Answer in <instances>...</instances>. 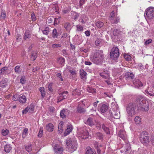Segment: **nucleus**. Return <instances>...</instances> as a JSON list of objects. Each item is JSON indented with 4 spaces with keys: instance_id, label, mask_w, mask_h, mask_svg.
I'll use <instances>...</instances> for the list:
<instances>
[{
    "instance_id": "obj_32",
    "label": "nucleus",
    "mask_w": 154,
    "mask_h": 154,
    "mask_svg": "<svg viewBox=\"0 0 154 154\" xmlns=\"http://www.w3.org/2000/svg\"><path fill=\"white\" fill-rule=\"evenodd\" d=\"M64 122H61L59 124L58 131L60 133H62L63 130V126L64 125Z\"/></svg>"
},
{
    "instance_id": "obj_36",
    "label": "nucleus",
    "mask_w": 154,
    "mask_h": 154,
    "mask_svg": "<svg viewBox=\"0 0 154 154\" xmlns=\"http://www.w3.org/2000/svg\"><path fill=\"white\" fill-rule=\"evenodd\" d=\"M25 148L26 150L29 152L32 150V146L31 144H28L26 146Z\"/></svg>"
},
{
    "instance_id": "obj_19",
    "label": "nucleus",
    "mask_w": 154,
    "mask_h": 154,
    "mask_svg": "<svg viewBox=\"0 0 154 154\" xmlns=\"http://www.w3.org/2000/svg\"><path fill=\"white\" fill-rule=\"evenodd\" d=\"M81 78L83 80L86 79V72L83 69H80L79 71Z\"/></svg>"
},
{
    "instance_id": "obj_22",
    "label": "nucleus",
    "mask_w": 154,
    "mask_h": 154,
    "mask_svg": "<svg viewBox=\"0 0 154 154\" xmlns=\"http://www.w3.org/2000/svg\"><path fill=\"white\" fill-rule=\"evenodd\" d=\"M11 149L12 147L9 144H7L5 146L4 149L5 151L7 153L9 152Z\"/></svg>"
},
{
    "instance_id": "obj_9",
    "label": "nucleus",
    "mask_w": 154,
    "mask_h": 154,
    "mask_svg": "<svg viewBox=\"0 0 154 154\" xmlns=\"http://www.w3.org/2000/svg\"><path fill=\"white\" fill-rule=\"evenodd\" d=\"M109 114L110 116H113L116 119H119L120 117L119 112L117 110H113L112 111H109Z\"/></svg>"
},
{
    "instance_id": "obj_2",
    "label": "nucleus",
    "mask_w": 154,
    "mask_h": 154,
    "mask_svg": "<svg viewBox=\"0 0 154 154\" xmlns=\"http://www.w3.org/2000/svg\"><path fill=\"white\" fill-rule=\"evenodd\" d=\"M66 143L68 147V151L72 153L77 149L78 143L75 138H68L66 140Z\"/></svg>"
},
{
    "instance_id": "obj_63",
    "label": "nucleus",
    "mask_w": 154,
    "mask_h": 154,
    "mask_svg": "<svg viewBox=\"0 0 154 154\" xmlns=\"http://www.w3.org/2000/svg\"><path fill=\"white\" fill-rule=\"evenodd\" d=\"M134 77V75L132 73H129L128 75V78L131 79H133Z\"/></svg>"
},
{
    "instance_id": "obj_8",
    "label": "nucleus",
    "mask_w": 154,
    "mask_h": 154,
    "mask_svg": "<svg viewBox=\"0 0 154 154\" xmlns=\"http://www.w3.org/2000/svg\"><path fill=\"white\" fill-rule=\"evenodd\" d=\"M98 55H97V64L101 63L104 59V56L103 54V51L102 50L98 51Z\"/></svg>"
},
{
    "instance_id": "obj_3",
    "label": "nucleus",
    "mask_w": 154,
    "mask_h": 154,
    "mask_svg": "<svg viewBox=\"0 0 154 154\" xmlns=\"http://www.w3.org/2000/svg\"><path fill=\"white\" fill-rule=\"evenodd\" d=\"M137 103H129L127 107V111L128 114L130 116H132L136 113L137 110L138 109Z\"/></svg>"
},
{
    "instance_id": "obj_17",
    "label": "nucleus",
    "mask_w": 154,
    "mask_h": 154,
    "mask_svg": "<svg viewBox=\"0 0 154 154\" xmlns=\"http://www.w3.org/2000/svg\"><path fill=\"white\" fill-rule=\"evenodd\" d=\"M119 137L125 140L126 138V134L125 131L122 130H121L119 133Z\"/></svg>"
},
{
    "instance_id": "obj_49",
    "label": "nucleus",
    "mask_w": 154,
    "mask_h": 154,
    "mask_svg": "<svg viewBox=\"0 0 154 154\" xmlns=\"http://www.w3.org/2000/svg\"><path fill=\"white\" fill-rule=\"evenodd\" d=\"M29 109V112H31L34 110V106L33 104H31L29 106H28Z\"/></svg>"
},
{
    "instance_id": "obj_28",
    "label": "nucleus",
    "mask_w": 154,
    "mask_h": 154,
    "mask_svg": "<svg viewBox=\"0 0 154 154\" xmlns=\"http://www.w3.org/2000/svg\"><path fill=\"white\" fill-rule=\"evenodd\" d=\"M7 86L6 79H4L0 82V86L3 88H5Z\"/></svg>"
},
{
    "instance_id": "obj_12",
    "label": "nucleus",
    "mask_w": 154,
    "mask_h": 154,
    "mask_svg": "<svg viewBox=\"0 0 154 154\" xmlns=\"http://www.w3.org/2000/svg\"><path fill=\"white\" fill-rule=\"evenodd\" d=\"M98 110L101 113H104L107 111L108 109V106L105 104H103L102 105H100V106H99Z\"/></svg>"
},
{
    "instance_id": "obj_64",
    "label": "nucleus",
    "mask_w": 154,
    "mask_h": 154,
    "mask_svg": "<svg viewBox=\"0 0 154 154\" xmlns=\"http://www.w3.org/2000/svg\"><path fill=\"white\" fill-rule=\"evenodd\" d=\"M28 111L29 112V109L28 107H27L24 109L22 111L23 114H26Z\"/></svg>"
},
{
    "instance_id": "obj_14",
    "label": "nucleus",
    "mask_w": 154,
    "mask_h": 154,
    "mask_svg": "<svg viewBox=\"0 0 154 154\" xmlns=\"http://www.w3.org/2000/svg\"><path fill=\"white\" fill-rule=\"evenodd\" d=\"M131 148L130 144L129 143H127L121 150V152L122 153L126 152H127L130 150Z\"/></svg>"
},
{
    "instance_id": "obj_5",
    "label": "nucleus",
    "mask_w": 154,
    "mask_h": 154,
    "mask_svg": "<svg viewBox=\"0 0 154 154\" xmlns=\"http://www.w3.org/2000/svg\"><path fill=\"white\" fill-rule=\"evenodd\" d=\"M78 136L82 139H86L88 136V132L85 128H80L78 130Z\"/></svg>"
},
{
    "instance_id": "obj_45",
    "label": "nucleus",
    "mask_w": 154,
    "mask_h": 154,
    "mask_svg": "<svg viewBox=\"0 0 154 154\" xmlns=\"http://www.w3.org/2000/svg\"><path fill=\"white\" fill-rule=\"evenodd\" d=\"M8 69V67H4L0 69V74H3L5 73V71Z\"/></svg>"
},
{
    "instance_id": "obj_60",
    "label": "nucleus",
    "mask_w": 154,
    "mask_h": 154,
    "mask_svg": "<svg viewBox=\"0 0 154 154\" xmlns=\"http://www.w3.org/2000/svg\"><path fill=\"white\" fill-rule=\"evenodd\" d=\"M103 23L100 21L97 22V27L100 28L103 26Z\"/></svg>"
},
{
    "instance_id": "obj_62",
    "label": "nucleus",
    "mask_w": 154,
    "mask_h": 154,
    "mask_svg": "<svg viewBox=\"0 0 154 154\" xmlns=\"http://www.w3.org/2000/svg\"><path fill=\"white\" fill-rule=\"evenodd\" d=\"M26 80L25 76H22L20 79V83L22 84H24L25 83Z\"/></svg>"
},
{
    "instance_id": "obj_37",
    "label": "nucleus",
    "mask_w": 154,
    "mask_h": 154,
    "mask_svg": "<svg viewBox=\"0 0 154 154\" xmlns=\"http://www.w3.org/2000/svg\"><path fill=\"white\" fill-rule=\"evenodd\" d=\"M52 36L54 38H57L58 35L57 32V30L56 29H54L53 31Z\"/></svg>"
},
{
    "instance_id": "obj_54",
    "label": "nucleus",
    "mask_w": 154,
    "mask_h": 154,
    "mask_svg": "<svg viewBox=\"0 0 154 154\" xmlns=\"http://www.w3.org/2000/svg\"><path fill=\"white\" fill-rule=\"evenodd\" d=\"M77 30L79 31H82L83 30V27L80 25L76 26Z\"/></svg>"
},
{
    "instance_id": "obj_40",
    "label": "nucleus",
    "mask_w": 154,
    "mask_h": 154,
    "mask_svg": "<svg viewBox=\"0 0 154 154\" xmlns=\"http://www.w3.org/2000/svg\"><path fill=\"white\" fill-rule=\"evenodd\" d=\"M6 17V12L4 10H2L1 15V18L2 19H4Z\"/></svg>"
},
{
    "instance_id": "obj_29",
    "label": "nucleus",
    "mask_w": 154,
    "mask_h": 154,
    "mask_svg": "<svg viewBox=\"0 0 154 154\" xmlns=\"http://www.w3.org/2000/svg\"><path fill=\"white\" fill-rule=\"evenodd\" d=\"M39 91L41 93L42 99H43L45 95V92L44 88L43 87H40L39 88Z\"/></svg>"
},
{
    "instance_id": "obj_15",
    "label": "nucleus",
    "mask_w": 154,
    "mask_h": 154,
    "mask_svg": "<svg viewBox=\"0 0 154 154\" xmlns=\"http://www.w3.org/2000/svg\"><path fill=\"white\" fill-rule=\"evenodd\" d=\"M72 129V126L70 125L67 126V129L66 130L64 133V135L66 136L68 135L71 132Z\"/></svg>"
},
{
    "instance_id": "obj_48",
    "label": "nucleus",
    "mask_w": 154,
    "mask_h": 154,
    "mask_svg": "<svg viewBox=\"0 0 154 154\" xmlns=\"http://www.w3.org/2000/svg\"><path fill=\"white\" fill-rule=\"evenodd\" d=\"M9 132V131L7 129H3L2 130V135L4 136H5L7 135Z\"/></svg>"
},
{
    "instance_id": "obj_58",
    "label": "nucleus",
    "mask_w": 154,
    "mask_h": 154,
    "mask_svg": "<svg viewBox=\"0 0 154 154\" xmlns=\"http://www.w3.org/2000/svg\"><path fill=\"white\" fill-rule=\"evenodd\" d=\"M36 58V53H33L32 54L31 59L32 60H34Z\"/></svg>"
},
{
    "instance_id": "obj_53",
    "label": "nucleus",
    "mask_w": 154,
    "mask_h": 154,
    "mask_svg": "<svg viewBox=\"0 0 154 154\" xmlns=\"http://www.w3.org/2000/svg\"><path fill=\"white\" fill-rule=\"evenodd\" d=\"M72 94L74 95H79L80 94V91L78 89H75L73 91Z\"/></svg>"
},
{
    "instance_id": "obj_33",
    "label": "nucleus",
    "mask_w": 154,
    "mask_h": 154,
    "mask_svg": "<svg viewBox=\"0 0 154 154\" xmlns=\"http://www.w3.org/2000/svg\"><path fill=\"white\" fill-rule=\"evenodd\" d=\"M64 28L68 31H69L71 29V25L70 23H66L64 25Z\"/></svg>"
},
{
    "instance_id": "obj_31",
    "label": "nucleus",
    "mask_w": 154,
    "mask_h": 154,
    "mask_svg": "<svg viewBox=\"0 0 154 154\" xmlns=\"http://www.w3.org/2000/svg\"><path fill=\"white\" fill-rule=\"evenodd\" d=\"M102 128L103 129V130L106 134H110V133L109 128L106 127L104 124H103L102 125Z\"/></svg>"
},
{
    "instance_id": "obj_30",
    "label": "nucleus",
    "mask_w": 154,
    "mask_h": 154,
    "mask_svg": "<svg viewBox=\"0 0 154 154\" xmlns=\"http://www.w3.org/2000/svg\"><path fill=\"white\" fill-rule=\"evenodd\" d=\"M87 19L88 18L85 15H82L80 19V20L82 23H84L87 21Z\"/></svg>"
},
{
    "instance_id": "obj_18",
    "label": "nucleus",
    "mask_w": 154,
    "mask_h": 154,
    "mask_svg": "<svg viewBox=\"0 0 154 154\" xmlns=\"http://www.w3.org/2000/svg\"><path fill=\"white\" fill-rule=\"evenodd\" d=\"M133 84L137 88L141 87L143 85V84L138 79H135L133 81Z\"/></svg>"
},
{
    "instance_id": "obj_46",
    "label": "nucleus",
    "mask_w": 154,
    "mask_h": 154,
    "mask_svg": "<svg viewBox=\"0 0 154 154\" xmlns=\"http://www.w3.org/2000/svg\"><path fill=\"white\" fill-rule=\"evenodd\" d=\"M134 121L136 124H138L140 123L141 119L138 116H136L135 118Z\"/></svg>"
},
{
    "instance_id": "obj_21",
    "label": "nucleus",
    "mask_w": 154,
    "mask_h": 154,
    "mask_svg": "<svg viewBox=\"0 0 154 154\" xmlns=\"http://www.w3.org/2000/svg\"><path fill=\"white\" fill-rule=\"evenodd\" d=\"M146 93L148 95L154 97V90L152 88L147 89L145 91Z\"/></svg>"
},
{
    "instance_id": "obj_23",
    "label": "nucleus",
    "mask_w": 154,
    "mask_h": 154,
    "mask_svg": "<svg viewBox=\"0 0 154 154\" xmlns=\"http://www.w3.org/2000/svg\"><path fill=\"white\" fill-rule=\"evenodd\" d=\"M46 129L48 131L52 132L54 130V126L52 124L49 123L46 125Z\"/></svg>"
},
{
    "instance_id": "obj_43",
    "label": "nucleus",
    "mask_w": 154,
    "mask_h": 154,
    "mask_svg": "<svg viewBox=\"0 0 154 154\" xmlns=\"http://www.w3.org/2000/svg\"><path fill=\"white\" fill-rule=\"evenodd\" d=\"M28 129L27 128H25L23 130V132L22 133L23 137L25 138L26 136V134H27Z\"/></svg>"
},
{
    "instance_id": "obj_27",
    "label": "nucleus",
    "mask_w": 154,
    "mask_h": 154,
    "mask_svg": "<svg viewBox=\"0 0 154 154\" xmlns=\"http://www.w3.org/2000/svg\"><path fill=\"white\" fill-rule=\"evenodd\" d=\"M71 14L72 18L73 19L75 20H77L79 16V14L77 13L74 11H71Z\"/></svg>"
},
{
    "instance_id": "obj_39",
    "label": "nucleus",
    "mask_w": 154,
    "mask_h": 154,
    "mask_svg": "<svg viewBox=\"0 0 154 154\" xmlns=\"http://www.w3.org/2000/svg\"><path fill=\"white\" fill-rule=\"evenodd\" d=\"M97 137L100 140H103V135L102 133L98 132L97 133Z\"/></svg>"
},
{
    "instance_id": "obj_44",
    "label": "nucleus",
    "mask_w": 154,
    "mask_h": 154,
    "mask_svg": "<svg viewBox=\"0 0 154 154\" xmlns=\"http://www.w3.org/2000/svg\"><path fill=\"white\" fill-rule=\"evenodd\" d=\"M100 75L101 77L105 79H108L109 77L108 74H106L104 73H100Z\"/></svg>"
},
{
    "instance_id": "obj_61",
    "label": "nucleus",
    "mask_w": 154,
    "mask_h": 154,
    "mask_svg": "<svg viewBox=\"0 0 154 154\" xmlns=\"http://www.w3.org/2000/svg\"><path fill=\"white\" fill-rule=\"evenodd\" d=\"M124 57L126 60L128 61L130 60L131 59V56L129 55H124Z\"/></svg>"
},
{
    "instance_id": "obj_20",
    "label": "nucleus",
    "mask_w": 154,
    "mask_h": 154,
    "mask_svg": "<svg viewBox=\"0 0 154 154\" xmlns=\"http://www.w3.org/2000/svg\"><path fill=\"white\" fill-rule=\"evenodd\" d=\"M85 154H96V153L94 149L88 146L86 149Z\"/></svg>"
},
{
    "instance_id": "obj_52",
    "label": "nucleus",
    "mask_w": 154,
    "mask_h": 154,
    "mask_svg": "<svg viewBox=\"0 0 154 154\" xmlns=\"http://www.w3.org/2000/svg\"><path fill=\"white\" fill-rule=\"evenodd\" d=\"M85 1V0H79V5L81 8L83 6Z\"/></svg>"
},
{
    "instance_id": "obj_26",
    "label": "nucleus",
    "mask_w": 154,
    "mask_h": 154,
    "mask_svg": "<svg viewBox=\"0 0 154 154\" xmlns=\"http://www.w3.org/2000/svg\"><path fill=\"white\" fill-rule=\"evenodd\" d=\"M90 59L91 61L94 63H96V54H92L90 56Z\"/></svg>"
},
{
    "instance_id": "obj_57",
    "label": "nucleus",
    "mask_w": 154,
    "mask_h": 154,
    "mask_svg": "<svg viewBox=\"0 0 154 154\" xmlns=\"http://www.w3.org/2000/svg\"><path fill=\"white\" fill-rule=\"evenodd\" d=\"M43 131L42 128H40L38 135V137H42L43 134Z\"/></svg>"
},
{
    "instance_id": "obj_47",
    "label": "nucleus",
    "mask_w": 154,
    "mask_h": 154,
    "mask_svg": "<svg viewBox=\"0 0 154 154\" xmlns=\"http://www.w3.org/2000/svg\"><path fill=\"white\" fill-rule=\"evenodd\" d=\"M62 46L61 44L60 43H55L52 45V47L53 48L60 47Z\"/></svg>"
},
{
    "instance_id": "obj_59",
    "label": "nucleus",
    "mask_w": 154,
    "mask_h": 154,
    "mask_svg": "<svg viewBox=\"0 0 154 154\" xmlns=\"http://www.w3.org/2000/svg\"><path fill=\"white\" fill-rule=\"evenodd\" d=\"M19 97L18 95L17 94H15L12 97L13 100L15 101H17V100H19Z\"/></svg>"
},
{
    "instance_id": "obj_38",
    "label": "nucleus",
    "mask_w": 154,
    "mask_h": 154,
    "mask_svg": "<svg viewBox=\"0 0 154 154\" xmlns=\"http://www.w3.org/2000/svg\"><path fill=\"white\" fill-rule=\"evenodd\" d=\"M49 28L48 27H46L44 29V30H42V32L44 34H45L46 35H48V33L49 32Z\"/></svg>"
},
{
    "instance_id": "obj_4",
    "label": "nucleus",
    "mask_w": 154,
    "mask_h": 154,
    "mask_svg": "<svg viewBox=\"0 0 154 154\" xmlns=\"http://www.w3.org/2000/svg\"><path fill=\"white\" fill-rule=\"evenodd\" d=\"M140 140L142 143L146 145L149 141V139L147 133L146 131L142 132L140 137Z\"/></svg>"
},
{
    "instance_id": "obj_11",
    "label": "nucleus",
    "mask_w": 154,
    "mask_h": 154,
    "mask_svg": "<svg viewBox=\"0 0 154 154\" xmlns=\"http://www.w3.org/2000/svg\"><path fill=\"white\" fill-rule=\"evenodd\" d=\"M54 149L55 152L57 154H61L63 151V149L62 147H59L58 145H53Z\"/></svg>"
},
{
    "instance_id": "obj_51",
    "label": "nucleus",
    "mask_w": 154,
    "mask_h": 154,
    "mask_svg": "<svg viewBox=\"0 0 154 154\" xmlns=\"http://www.w3.org/2000/svg\"><path fill=\"white\" fill-rule=\"evenodd\" d=\"M65 62V59L64 58L60 57L59 59L58 60V63L61 65L63 64Z\"/></svg>"
},
{
    "instance_id": "obj_55",
    "label": "nucleus",
    "mask_w": 154,
    "mask_h": 154,
    "mask_svg": "<svg viewBox=\"0 0 154 154\" xmlns=\"http://www.w3.org/2000/svg\"><path fill=\"white\" fill-rule=\"evenodd\" d=\"M31 17L32 20L33 21H35L36 20V18L34 12H32L31 14Z\"/></svg>"
},
{
    "instance_id": "obj_34",
    "label": "nucleus",
    "mask_w": 154,
    "mask_h": 154,
    "mask_svg": "<svg viewBox=\"0 0 154 154\" xmlns=\"http://www.w3.org/2000/svg\"><path fill=\"white\" fill-rule=\"evenodd\" d=\"M115 12L114 11H112L110 14V16L109 17V20L110 22L114 19Z\"/></svg>"
},
{
    "instance_id": "obj_25",
    "label": "nucleus",
    "mask_w": 154,
    "mask_h": 154,
    "mask_svg": "<svg viewBox=\"0 0 154 154\" xmlns=\"http://www.w3.org/2000/svg\"><path fill=\"white\" fill-rule=\"evenodd\" d=\"M19 100L20 103H25L26 101V97L24 95L20 96L19 98Z\"/></svg>"
},
{
    "instance_id": "obj_35",
    "label": "nucleus",
    "mask_w": 154,
    "mask_h": 154,
    "mask_svg": "<svg viewBox=\"0 0 154 154\" xmlns=\"http://www.w3.org/2000/svg\"><path fill=\"white\" fill-rule=\"evenodd\" d=\"M68 93L67 91H64L60 94V96L62 97L63 99H65L67 97Z\"/></svg>"
},
{
    "instance_id": "obj_50",
    "label": "nucleus",
    "mask_w": 154,
    "mask_h": 154,
    "mask_svg": "<svg viewBox=\"0 0 154 154\" xmlns=\"http://www.w3.org/2000/svg\"><path fill=\"white\" fill-rule=\"evenodd\" d=\"M54 18L53 17H51L49 18L48 20V24H51L54 22Z\"/></svg>"
},
{
    "instance_id": "obj_42",
    "label": "nucleus",
    "mask_w": 154,
    "mask_h": 154,
    "mask_svg": "<svg viewBox=\"0 0 154 154\" xmlns=\"http://www.w3.org/2000/svg\"><path fill=\"white\" fill-rule=\"evenodd\" d=\"M115 19L113 20L111 22V23L112 24H116L119 22L120 19L119 17H116Z\"/></svg>"
},
{
    "instance_id": "obj_16",
    "label": "nucleus",
    "mask_w": 154,
    "mask_h": 154,
    "mask_svg": "<svg viewBox=\"0 0 154 154\" xmlns=\"http://www.w3.org/2000/svg\"><path fill=\"white\" fill-rule=\"evenodd\" d=\"M31 38L30 32L29 30H26L24 33L23 39L24 40H26L28 39H30Z\"/></svg>"
},
{
    "instance_id": "obj_24",
    "label": "nucleus",
    "mask_w": 154,
    "mask_h": 154,
    "mask_svg": "<svg viewBox=\"0 0 154 154\" xmlns=\"http://www.w3.org/2000/svg\"><path fill=\"white\" fill-rule=\"evenodd\" d=\"M119 30L117 29H114L113 31V36H112V38H116L117 39L119 33Z\"/></svg>"
},
{
    "instance_id": "obj_41",
    "label": "nucleus",
    "mask_w": 154,
    "mask_h": 154,
    "mask_svg": "<svg viewBox=\"0 0 154 154\" xmlns=\"http://www.w3.org/2000/svg\"><path fill=\"white\" fill-rule=\"evenodd\" d=\"M14 71L17 73H19L21 72V70L19 66L17 65L15 67Z\"/></svg>"
},
{
    "instance_id": "obj_10",
    "label": "nucleus",
    "mask_w": 154,
    "mask_h": 154,
    "mask_svg": "<svg viewBox=\"0 0 154 154\" xmlns=\"http://www.w3.org/2000/svg\"><path fill=\"white\" fill-rule=\"evenodd\" d=\"M85 106V104L83 103V102H80L77 108V111L78 112L80 113L84 112H85V109L83 108V107Z\"/></svg>"
},
{
    "instance_id": "obj_13",
    "label": "nucleus",
    "mask_w": 154,
    "mask_h": 154,
    "mask_svg": "<svg viewBox=\"0 0 154 154\" xmlns=\"http://www.w3.org/2000/svg\"><path fill=\"white\" fill-rule=\"evenodd\" d=\"M69 113V110L67 109H63L60 112V116L62 118H64L68 115Z\"/></svg>"
},
{
    "instance_id": "obj_6",
    "label": "nucleus",
    "mask_w": 154,
    "mask_h": 154,
    "mask_svg": "<svg viewBox=\"0 0 154 154\" xmlns=\"http://www.w3.org/2000/svg\"><path fill=\"white\" fill-rule=\"evenodd\" d=\"M119 55V49L117 47H113L110 52V57L113 60H116Z\"/></svg>"
},
{
    "instance_id": "obj_1",
    "label": "nucleus",
    "mask_w": 154,
    "mask_h": 154,
    "mask_svg": "<svg viewBox=\"0 0 154 154\" xmlns=\"http://www.w3.org/2000/svg\"><path fill=\"white\" fill-rule=\"evenodd\" d=\"M135 102L137 103V109L145 112L148 111L149 110V104L142 97H138L136 99Z\"/></svg>"
},
{
    "instance_id": "obj_7",
    "label": "nucleus",
    "mask_w": 154,
    "mask_h": 154,
    "mask_svg": "<svg viewBox=\"0 0 154 154\" xmlns=\"http://www.w3.org/2000/svg\"><path fill=\"white\" fill-rule=\"evenodd\" d=\"M96 122L95 118L91 117H89L87 119L84 120L85 124L91 126L94 125Z\"/></svg>"
},
{
    "instance_id": "obj_56",
    "label": "nucleus",
    "mask_w": 154,
    "mask_h": 154,
    "mask_svg": "<svg viewBox=\"0 0 154 154\" xmlns=\"http://www.w3.org/2000/svg\"><path fill=\"white\" fill-rule=\"evenodd\" d=\"M60 20V19L59 18H54V25L57 24L59 23V22Z\"/></svg>"
}]
</instances>
